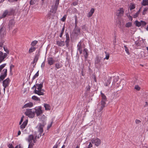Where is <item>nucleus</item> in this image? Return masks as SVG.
<instances>
[{
    "instance_id": "obj_1",
    "label": "nucleus",
    "mask_w": 148,
    "mask_h": 148,
    "mask_svg": "<svg viewBox=\"0 0 148 148\" xmlns=\"http://www.w3.org/2000/svg\"><path fill=\"white\" fill-rule=\"evenodd\" d=\"M42 84H36V85H34L32 88L33 89L35 88V89L34 91V93L37 94L39 95H43L44 93L43 92L44 90L42 89Z\"/></svg>"
},
{
    "instance_id": "obj_2",
    "label": "nucleus",
    "mask_w": 148,
    "mask_h": 148,
    "mask_svg": "<svg viewBox=\"0 0 148 148\" xmlns=\"http://www.w3.org/2000/svg\"><path fill=\"white\" fill-rule=\"evenodd\" d=\"M6 65V64L4 63L0 65V73L1 72L0 76V81L3 80L7 76V69H4L2 71V70L5 66Z\"/></svg>"
},
{
    "instance_id": "obj_3",
    "label": "nucleus",
    "mask_w": 148,
    "mask_h": 148,
    "mask_svg": "<svg viewBox=\"0 0 148 148\" xmlns=\"http://www.w3.org/2000/svg\"><path fill=\"white\" fill-rule=\"evenodd\" d=\"M36 136L34 137L33 135L31 134L29 135L27 138H26V140L29 143L28 148H32L36 142Z\"/></svg>"
},
{
    "instance_id": "obj_4",
    "label": "nucleus",
    "mask_w": 148,
    "mask_h": 148,
    "mask_svg": "<svg viewBox=\"0 0 148 148\" xmlns=\"http://www.w3.org/2000/svg\"><path fill=\"white\" fill-rule=\"evenodd\" d=\"M24 117V116H23L21 117L20 121L19 122V125H20V128L22 131L25 128L28 122V120L26 119L22 124V123L23 121Z\"/></svg>"
},
{
    "instance_id": "obj_5",
    "label": "nucleus",
    "mask_w": 148,
    "mask_h": 148,
    "mask_svg": "<svg viewBox=\"0 0 148 148\" xmlns=\"http://www.w3.org/2000/svg\"><path fill=\"white\" fill-rule=\"evenodd\" d=\"M45 124V123L42 124L40 123L37 126L36 128H37L38 132L39 133L38 136V138H40L41 136V134L43 132V128Z\"/></svg>"
},
{
    "instance_id": "obj_6",
    "label": "nucleus",
    "mask_w": 148,
    "mask_h": 148,
    "mask_svg": "<svg viewBox=\"0 0 148 148\" xmlns=\"http://www.w3.org/2000/svg\"><path fill=\"white\" fill-rule=\"evenodd\" d=\"M25 114L29 118H33L35 115L34 109H27L25 112Z\"/></svg>"
},
{
    "instance_id": "obj_7",
    "label": "nucleus",
    "mask_w": 148,
    "mask_h": 148,
    "mask_svg": "<svg viewBox=\"0 0 148 148\" xmlns=\"http://www.w3.org/2000/svg\"><path fill=\"white\" fill-rule=\"evenodd\" d=\"M34 112L37 116H38L41 114L43 112V111L42 110V108L41 106L36 107L34 108Z\"/></svg>"
},
{
    "instance_id": "obj_8",
    "label": "nucleus",
    "mask_w": 148,
    "mask_h": 148,
    "mask_svg": "<svg viewBox=\"0 0 148 148\" xmlns=\"http://www.w3.org/2000/svg\"><path fill=\"white\" fill-rule=\"evenodd\" d=\"M91 141L92 143L94 144L97 147L99 146L101 143V140L98 138H92L91 139Z\"/></svg>"
},
{
    "instance_id": "obj_9",
    "label": "nucleus",
    "mask_w": 148,
    "mask_h": 148,
    "mask_svg": "<svg viewBox=\"0 0 148 148\" xmlns=\"http://www.w3.org/2000/svg\"><path fill=\"white\" fill-rule=\"evenodd\" d=\"M7 54L6 53H3L0 51V63L5 60V59L7 57Z\"/></svg>"
},
{
    "instance_id": "obj_10",
    "label": "nucleus",
    "mask_w": 148,
    "mask_h": 148,
    "mask_svg": "<svg viewBox=\"0 0 148 148\" xmlns=\"http://www.w3.org/2000/svg\"><path fill=\"white\" fill-rule=\"evenodd\" d=\"M124 13L123 9L122 8H120L116 11V14L118 16H121L123 15Z\"/></svg>"
},
{
    "instance_id": "obj_11",
    "label": "nucleus",
    "mask_w": 148,
    "mask_h": 148,
    "mask_svg": "<svg viewBox=\"0 0 148 148\" xmlns=\"http://www.w3.org/2000/svg\"><path fill=\"white\" fill-rule=\"evenodd\" d=\"M106 101L101 100V106H100L99 105H98L97 108L99 112L101 111L105 107L106 104Z\"/></svg>"
},
{
    "instance_id": "obj_12",
    "label": "nucleus",
    "mask_w": 148,
    "mask_h": 148,
    "mask_svg": "<svg viewBox=\"0 0 148 148\" xmlns=\"http://www.w3.org/2000/svg\"><path fill=\"white\" fill-rule=\"evenodd\" d=\"M10 82V79L8 78H7L3 81V86H5V87H7L9 85Z\"/></svg>"
},
{
    "instance_id": "obj_13",
    "label": "nucleus",
    "mask_w": 148,
    "mask_h": 148,
    "mask_svg": "<svg viewBox=\"0 0 148 148\" xmlns=\"http://www.w3.org/2000/svg\"><path fill=\"white\" fill-rule=\"evenodd\" d=\"M66 40L65 41V43H66V47H68L69 46V43L70 41V38L69 34L68 33L66 34Z\"/></svg>"
},
{
    "instance_id": "obj_14",
    "label": "nucleus",
    "mask_w": 148,
    "mask_h": 148,
    "mask_svg": "<svg viewBox=\"0 0 148 148\" xmlns=\"http://www.w3.org/2000/svg\"><path fill=\"white\" fill-rule=\"evenodd\" d=\"M81 41H80L78 43L77 45V50L79 52L80 54L82 53V46L81 45Z\"/></svg>"
},
{
    "instance_id": "obj_15",
    "label": "nucleus",
    "mask_w": 148,
    "mask_h": 148,
    "mask_svg": "<svg viewBox=\"0 0 148 148\" xmlns=\"http://www.w3.org/2000/svg\"><path fill=\"white\" fill-rule=\"evenodd\" d=\"M10 13L7 10H5L3 14L0 16L1 18H4L6 16L10 15Z\"/></svg>"
},
{
    "instance_id": "obj_16",
    "label": "nucleus",
    "mask_w": 148,
    "mask_h": 148,
    "mask_svg": "<svg viewBox=\"0 0 148 148\" xmlns=\"http://www.w3.org/2000/svg\"><path fill=\"white\" fill-rule=\"evenodd\" d=\"M56 44L59 47H62L65 45V43L64 41L59 40L56 41Z\"/></svg>"
},
{
    "instance_id": "obj_17",
    "label": "nucleus",
    "mask_w": 148,
    "mask_h": 148,
    "mask_svg": "<svg viewBox=\"0 0 148 148\" xmlns=\"http://www.w3.org/2000/svg\"><path fill=\"white\" fill-rule=\"evenodd\" d=\"M47 62L49 64L51 65L53 64L55 61L52 57H49L47 58Z\"/></svg>"
},
{
    "instance_id": "obj_18",
    "label": "nucleus",
    "mask_w": 148,
    "mask_h": 148,
    "mask_svg": "<svg viewBox=\"0 0 148 148\" xmlns=\"http://www.w3.org/2000/svg\"><path fill=\"white\" fill-rule=\"evenodd\" d=\"M5 29L3 27H1L0 29V37H2L6 34Z\"/></svg>"
},
{
    "instance_id": "obj_19",
    "label": "nucleus",
    "mask_w": 148,
    "mask_h": 148,
    "mask_svg": "<svg viewBox=\"0 0 148 148\" xmlns=\"http://www.w3.org/2000/svg\"><path fill=\"white\" fill-rule=\"evenodd\" d=\"M83 54L85 58V60H87L88 55V52L87 49L86 48L84 49L83 51Z\"/></svg>"
},
{
    "instance_id": "obj_20",
    "label": "nucleus",
    "mask_w": 148,
    "mask_h": 148,
    "mask_svg": "<svg viewBox=\"0 0 148 148\" xmlns=\"http://www.w3.org/2000/svg\"><path fill=\"white\" fill-rule=\"evenodd\" d=\"M33 106V103L32 102H29L24 105L23 107V108H26L27 107H32Z\"/></svg>"
},
{
    "instance_id": "obj_21",
    "label": "nucleus",
    "mask_w": 148,
    "mask_h": 148,
    "mask_svg": "<svg viewBox=\"0 0 148 148\" xmlns=\"http://www.w3.org/2000/svg\"><path fill=\"white\" fill-rule=\"evenodd\" d=\"M95 12V9L94 8H92L90 12L87 14V16L88 17H91Z\"/></svg>"
},
{
    "instance_id": "obj_22",
    "label": "nucleus",
    "mask_w": 148,
    "mask_h": 148,
    "mask_svg": "<svg viewBox=\"0 0 148 148\" xmlns=\"http://www.w3.org/2000/svg\"><path fill=\"white\" fill-rule=\"evenodd\" d=\"M14 23L13 21H10L8 25L9 29H11L12 27L14 26Z\"/></svg>"
},
{
    "instance_id": "obj_23",
    "label": "nucleus",
    "mask_w": 148,
    "mask_h": 148,
    "mask_svg": "<svg viewBox=\"0 0 148 148\" xmlns=\"http://www.w3.org/2000/svg\"><path fill=\"white\" fill-rule=\"evenodd\" d=\"M141 8H140L139 10H138V11L135 13L132 16L134 18H135L137 17L139 15V13L141 11Z\"/></svg>"
},
{
    "instance_id": "obj_24",
    "label": "nucleus",
    "mask_w": 148,
    "mask_h": 148,
    "mask_svg": "<svg viewBox=\"0 0 148 148\" xmlns=\"http://www.w3.org/2000/svg\"><path fill=\"white\" fill-rule=\"evenodd\" d=\"M75 33L77 34H80V29L77 27H75L74 29Z\"/></svg>"
},
{
    "instance_id": "obj_25",
    "label": "nucleus",
    "mask_w": 148,
    "mask_h": 148,
    "mask_svg": "<svg viewBox=\"0 0 148 148\" xmlns=\"http://www.w3.org/2000/svg\"><path fill=\"white\" fill-rule=\"evenodd\" d=\"M136 6L133 3H131L130 4L129 7V9H130V10H132L135 8Z\"/></svg>"
},
{
    "instance_id": "obj_26",
    "label": "nucleus",
    "mask_w": 148,
    "mask_h": 148,
    "mask_svg": "<svg viewBox=\"0 0 148 148\" xmlns=\"http://www.w3.org/2000/svg\"><path fill=\"white\" fill-rule=\"evenodd\" d=\"M141 4L143 5H148V0H143Z\"/></svg>"
},
{
    "instance_id": "obj_27",
    "label": "nucleus",
    "mask_w": 148,
    "mask_h": 148,
    "mask_svg": "<svg viewBox=\"0 0 148 148\" xmlns=\"http://www.w3.org/2000/svg\"><path fill=\"white\" fill-rule=\"evenodd\" d=\"M62 66V64L60 63H57L55 64V67L57 69L60 68Z\"/></svg>"
},
{
    "instance_id": "obj_28",
    "label": "nucleus",
    "mask_w": 148,
    "mask_h": 148,
    "mask_svg": "<svg viewBox=\"0 0 148 148\" xmlns=\"http://www.w3.org/2000/svg\"><path fill=\"white\" fill-rule=\"evenodd\" d=\"M36 49V48L34 47H31L29 49V53H31L34 51Z\"/></svg>"
},
{
    "instance_id": "obj_29",
    "label": "nucleus",
    "mask_w": 148,
    "mask_h": 148,
    "mask_svg": "<svg viewBox=\"0 0 148 148\" xmlns=\"http://www.w3.org/2000/svg\"><path fill=\"white\" fill-rule=\"evenodd\" d=\"M44 106L45 110H49L50 109V106L49 104H44Z\"/></svg>"
},
{
    "instance_id": "obj_30",
    "label": "nucleus",
    "mask_w": 148,
    "mask_h": 148,
    "mask_svg": "<svg viewBox=\"0 0 148 148\" xmlns=\"http://www.w3.org/2000/svg\"><path fill=\"white\" fill-rule=\"evenodd\" d=\"M32 98L33 100L36 101H40V100L39 98L35 95L33 96L32 97Z\"/></svg>"
},
{
    "instance_id": "obj_31",
    "label": "nucleus",
    "mask_w": 148,
    "mask_h": 148,
    "mask_svg": "<svg viewBox=\"0 0 148 148\" xmlns=\"http://www.w3.org/2000/svg\"><path fill=\"white\" fill-rule=\"evenodd\" d=\"M101 93L102 97L101 100L106 101L107 99L106 96L101 91Z\"/></svg>"
},
{
    "instance_id": "obj_32",
    "label": "nucleus",
    "mask_w": 148,
    "mask_h": 148,
    "mask_svg": "<svg viewBox=\"0 0 148 148\" xmlns=\"http://www.w3.org/2000/svg\"><path fill=\"white\" fill-rule=\"evenodd\" d=\"M111 81V78L107 80V82L104 84L106 86H108L110 84Z\"/></svg>"
},
{
    "instance_id": "obj_33",
    "label": "nucleus",
    "mask_w": 148,
    "mask_h": 148,
    "mask_svg": "<svg viewBox=\"0 0 148 148\" xmlns=\"http://www.w3.org/2000/svg\"><path fill=\"white\" fill-rule=\"evenodd\" d=\"M58 6H57L54 5H53L52 7V9L53 10V12H55L57 10Z\"/></svg>"
},
{
    "instance_id": "obj_34",
    "label": "nucleus",
    "mask_w": 148,
    "mask_h": 148,
    "mask_svg": "<svg viewBox=\"0 0 148 148\" xmlns=\"http://www.w3.org/2000/svg\"><path fill=\"white\" fill-rule=\"evenodd\" d=\"M100 61V59L99 57L97 56L95 60V64H98Z\"/></svg>"
},
{
    "instance_id": "obj_35",
    "label": "nucleus",
    "mask_w": 148,
    "mask_h": 148,
    "mask_svg": "<svg viewBox=\"0 0 148 148\" xmlns=\"http://www.w3.org/2000/svg\"><path fill=\"white\" fill-rule=\"evenodd\" d=\"M38 42L37 40H34L30 44L31 45L32 47H34L38 43Z\"/></svg>"
},
{
    "instance_id": "obj_36",
    "label": "nucleus",
    "mask_w": 148,
    "mask_h": 148,
    "mask_svg": "<svg viewBox=\"0 0 148 148\" xmlns=\"http://www.w3.org/2000/svg\"><path fill=\"white\" fill-rule=\"evenodd\" d=\"M132 23L129 22L126 23L125 25V27H129L132 26Z\"/></svg>"
},
{
    "instance_id": "obj_37",
    "label": "nucleus",
    "mask_w": 148,
    "mask_h": 148,
    "mask_svg": "<svg viewBox=\"0 0 148 148\" xmlns=\"http://www.w3.org/2000/svg\"><path fill=\"white\" fill-rule=\"evenodd\" d=\"M135 22V23L136 25V26L139 27L141 26L140 21L139 22L138 21H136Z\"/></svg>"
},
{
    "instance_id": "obj_38",
    "label": "nucleus",
    "mask_w": 148,
    "mask_h": 148,
    "mask_svg": "<svg viewBox=\"0 0 148 148\" xmlns=\"http://www.w3.org/2000/svg\"><path fill=\"white\" fill-rule=\"evenodd\" d=\"M124 47L125 48V51L126 52L128 55H129L130 53V52H129V49L127 48V46L126 45H125V46H124Z\"/></svg>"
},
{
    "instance_id": "obj_39",
    "label": "nucleus",
    "mask_w": 148,
    "mask_h": 148,
    "mask_svg": "<svg viewBox=\"0 0 148 148\" xmlns=\"http://www.w3.org/2000/svg\"><path fill=\"white\" fill-rule=\"evenodd\" d=\"M39 75L38 71L32 77V79L34 80L36 77H37Z\"/></svg>"
},
{
    "instance_id": "obj_40",
    "label": "nucleus",
    "mask_w": 148,
    "mask_h": 148,
    "mask_svg": "<svg viewBox=\"0 0 148 148\" xmlns=\"http://www.w3.org/2000/svg\"><path fill=\"white\" fill-rule=\"evenodd\" d=\"M140 23L141 24V26H142L145 25L147 24L146 23L145 21H140Z\"/></svg>"
},
{
    "instance_id": "obj_41",
    "label": "nucleus",
    "mask_w": 148,
    "mask_h": 148,
    "mask_svg": "<svg viewBox=\"0 0 148 148\" xmlns=\"http://www.w3.org/2000/svg\"><path fill=\"white\" fill-rule=\"evenodd\" d=\"M38 56L39 55H38V54H37L35 56V57L34 59V62H36L37 61L38 59Z\"/></svg>"
},
{
    "instance_id": "obj_42",
    "label": "nucleus",
    "mask_w": 148,
    "mask_h": 148,
    "mask_svg": "<svg viewBox=\"0 0 148 148\" xmlns=\"http://www.w3.org/2000/svg\"><path fill=\"white\" fill-rule=\"evenodd\" d=\"M64 27H63V28L62 29V31H61V33H60V37H61V38L62 37L64 31Z\"/></svg>"
},
{
    "instance_id": "obj_43",
    "label": "nucleus",
    "mask_w": 148,
    "mask_h": 148,
    "mask_svg": "<svg viewBox=\"0 0 148 148\" xmlns=\"http://www.w3.org/2000/svg\"><path fill=\"white\" fill-rule=\"evenodd\" d=\"M3 49H4V51L6 52V53L8 55V54H9V50L7 48H5L4 47H3Z\"/></svg>"
},
{
    "instance_id": "obj_44",
    "label": "nucleus",
    "mask_w": 148,
    "mask_h": 148,
    "mask_svg": "<svg viewBox=\"0 0 148 148\" xmlns=\"http://www.w3.org/2000/svg\"><path fill=\"white\" fill-rule=\"evenodd\" d=\"M135 89L137 90H140V88L138 85H136L134 87Z\"/></svg>"
},
{
    "instance_id": "obj_45",
    "label": "nucleus",
    "mask_w": 148,
    "mask_h": 148,
    "mask_svg": "<svg viewBox=\"0 0 148 148\" xmlns=\"http://www.w3.org/2000/svg\"><path fill=\"white\" fill-rule=\"evenodd\" d=\"M15 148H23V146L22 144H20L16 146Z\"/></svg>"
},
{
    "instance_id": "obj_46",
    "label": "nucleus",
    "mask_w": 148,
    "mask_h": 148,
    "mask_svg": "<svg viewBox=\"0 0 148 148\" xmlns=\"http://www.w3.org/2000/svg\"><path fill=\"white\" fill-rule=\"evenodd\" d=\"M66 15H64V16H63V17L61 19V21H62L63 22L64 21L66 20Z\"/></svg>"
},
{
    "instance_id": "obj_47",
    "label": "nucleus",
    "mask_w": 148,
    "mask_h": 148,
    "mask_svg": "<svg viewBox=\"0 0 148 148\" xmlns=\"http://www.w3.org/2000/svg\"><path fill=\"white\" fill-rule=\"evenodd\" d=\"M147 8H145L144 10H143V15H145L146 13V12L147 11Z\"/></svg>"
},
{
    "instance_id": "obj_48",
    "label": "nucleus",
    "mask_w": 148,
    "mask_h": 148,
    "mask_svg": "<svg viewBox=\"0 0 148 148\" xmlns=\"http://www.w3.org/2000/svg\"><path fill=\"white\" fill-rule=\"evenodd\" d=\"M92 142H90L88 146V147L87 148H90L92 147Z\"/></svg>"
},
{
    "instance_id": "obj_49",
    "label": "nucleus",
    "mask_w": 148,
    "mask_h": 148,
    "mask_svg": "<svg viewBox=\"0 0 148 148\" xmlns=\"http://www.w3.org/2000/svg\"><path fill=\"white\" fill-rule=\"evenodd\" d=\"M127 17H128V18L131 21H132V19H133L132 17V16L129 15H128L127 16Z\"/></svg>"
},
{
    "instance_id": "obj_50",
    "label": "nucleus",
    "mask_w": 148,
    "mask_h": 148,
    "mask_svg": "<svg viewBox=\"0 0 148 148\" xmlns=\"http://www.w3.org/2000/svg\"><path fill=\"white\" fill-rule=\"evenodd\" d=\"M136 123L137 124H138L141 122V121L139 120L136 119L135 120Z\"/></svg>"
},
{
    "instance_id": "obj_51",
    "label": "nucleus",
    "mask_w": 148,
    "mask_h": 148,
    "mask_svg": "<svg viewBox=\"0 0 148 148\" xmlns=\"http://www.w3.org/2000/svg\"><path fill=\"white\" fill-rule=\"evenodd\" d=\"M8 148H14L12 144H10L8 145Z\"/></svg>"
},
{
    "instance_id": "obj_52",
    "label": "nucleus",
    "mask_w": 148,
    "mask_h": 148,
    "mask_svg": "<svg viewBox=\"0 0 148 148\" xmlns=\"http://www.w3.org/2000/svg\"><path fill=\"white\" fill-rule=\"evenodd\" d=\"M93 79H94V81L95 82H97V79H96L95 76V75H93Z\"/></svg>"
},
{
    "instance_id": "obj_53",
    "label": "nucleus",
    "mask_w": 148,
    "mask_h": 148,
    "mask_svg": "<svg viewBox=\"0 0 148 148\" xmlns=\"http://www.w3.org/2000/svg\"><path fill=\"white\" fill-rule=\"evenodd\" d=\"M18 0H8V1L10 2H14L17 1Z\"/></svg>"
},
{
    "instance_id": "obj_54",
    "label": "nucleus",
    "mask_w": 148,
    "mask_h": 148,
    "mask_svg": "<svg viewBox=\"0 0 148 148\" xmlns=\"http://www.w3.org/2000/svg\"><path fill=\"white\" fill-rule=\"evenodd\" d=\"M14 67V66L12 65H11L10 66V71H12V69Z\"/></svg>"
},
{
    "instance_id": "obj_55",
    "label": "nucleus",
    "mask_w": 148,
    "mask_h": 148,
    "mask_svg": "<svg viewBox=\"0 0 148 148\" xmlns=\"http://www.w3.org/2000/svg\"><path fill=\"white\" fill-rule=\"evenodd\" d=\"M109 57V55L108 54L106 55V57L104 58V59H106V60L108 59Z\"/></svg>"
},
{
    "instance_id": "obj_56",
    "label": "nucleus",
    "mask_w": 148,
    "mask_h": 148,
    "mask_svg": "<svg viewBox=\"0 0 148 148\" xmlns=\"http://www.w3.org/2000/svg\"><path fill=\"white\" fill-rule=\"evenodd\" d=\"M82 28L83 29H84L85 30H86V27L85 25H84L83 26H82Z\"/></svg>"
},
{
    "instance_id": "obj_57",
    "label": "nucleus",
    "mask_w": 148,
    "mask_h": 148,
    "mask_svg": "<svg viewBox=\"0 0 148 148\" xmlns=\"http://www.w3.org/2000/svg\"><path fill=\"white\" fill-rule=\"evenodd\" d=\"M52 123L51 122L50 125H49L47 126V129H49L51 126L52 125Z\"/></svg>"
},
{
    "instance_id": "obj_58",
    "label": "nucleus",
    "mask_w": 148,
    "mask_h": 148,
    "mask_svg": "<svg viewBox=\"0 0 148 148\" xmlns=\"http://www.w3.org/2000/svg\"><path fill=\"white\" fill-rule=\"evenodd\" d=\"M3 42L4 41H3L0 42V47H2L3 46Z\"/></svg>"
},
{
    "instance_id": "obj_59",
    "label": "nucleus",
    "mask_w": 148,
    "mask_h": 148,
    "mask_svg": "<svg viewBox=\"0 0 148 148\" xmlns=\"http://www.w3.org/2000/svg\"><path fill=\"white\" fill-rule=\"evenodd\" d=\"M59 4V2L56 1L55 5H56L57 6H58Z\"/></svg>"
},
{
    "instance_id": "obj_60",
    "label": "nucleus",
    "mask_w": 148,
    "mask_h": 148,
    "mask_svg": "<svg viewBox=\"0 0 148 148\" xmlns=\"http://www.w3.org/2000/svg\"><path fill=\"white\" fill-rule=\"evenodd\" d=\"M90 87L89 85H88L86 87V88L87 90H89L90 89Z\"/></svg>"
},
{
    "instance_id": "obj_61",
    "label": "nucleus",
    "mask_w": 148,
    "mask_h": 148,
    "mask_svg": "<svg viewBox=\"0 0 148 148\" xmlns=\"http://www.w3.org/2000/svg\"><path fill=\"white\" fill-rule=\"evenodd\" d=\"M34 3V2H33L32 0H31V1L30 2V4L31 5H33Z\"/></svg>"
},
{
    "instance_id": "obj_62",
    "label": "nucleus",
    "mask_w": 148,
    "mask_h": 148,
    "mask_svg": "<svg viewBox=\"0 0 148 148\" xmlns=\"http://www.w3.org/2000/svg\"><path fill=\"white\" fill-rule=\"evenodd\" d=\"M44 66H45V63H44V62H43L42 64L41 65V67L43 68L44 67Z\"/></svg>"
},
{
    "instance_id": "obj_63",
    "label": "nucleus",
    "mask_w": 148,
    "mask_h": 148,
    "mask_svg": "<svg viewBox=\"0 0 148 148\" xmlns=\"http://www.w3.org/2000/svg\"><path fill=\"white\" fill-rule=\"evenodd\" d=\"M17 31V30L16 29H15L12 32V33H15Z\"/></svg>"
},
{
    "instance_id": "obj_64",
    "label": "nucleus",
    "mask_w": 148,
    "mask_h": 148,
    "mask_svg": "<svg viewBox=\"0 0 148 148\" xmlns=\"http://www.w3.org/2000/svg\"><path fill=\"white\" fill-rule=\"evenodd\" d=\"M57 145L56 144L54 146L53 148H57Z\"/></svg>"
}]
</instances>
